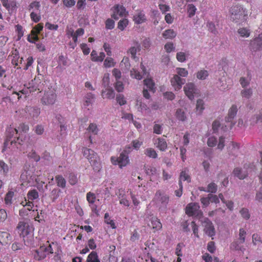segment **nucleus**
Masks as SVG:
<instances>
[{"label": "nucleus", "mask_w": 262, "mask_h": 262, "mask_svg": "<svg viewBox=\"0 0 262 262\" xmlns=\"http://www.w3.org/2000/svg\"><path fill=\"white\" fill-rule=\"evenodd\" d=\"M251 78V73L249 71H247L246 76L240 78L239 82L243 88H246L250 85Z\"/></svg>", "instance_id": "nucleus-18"}, {"label": "nucleus", "mask_w": 262, "mask_h": 262, "mask_svg": "<svg viewBox=\"0 0 262 262\" xmlns=\"http://www.w3.org/2000/svg\"><path fill=\"white\" fill-rule=\"evenodd\" d=\"M94 98V96L93 94L90 93H88L85 96V101L84 103V105L85 106H88L90 104L93 103V99Z\"/></svg>", "instance_id": "nucleus-46"}, {"label": "nucleus", "mask_w": 262, "mask_h": 262, "mask_svg": "<svg viewBox=\"0 0 262 262\" xmlns=\"http://www.w3.org/2000/svg\"><path fill=\"white\" fill-rule=\"evenodd\" d=\"M20 235L23 237L25 244L31 246L34 241V228L32 225L27 222H20L17 227Z\"/></svg>", "instance_id": "nucleus-2"}, {"label": "nucleus", "mask_w": 262, "mask_h": 262, "mask_svg": "<svg viewBox=\"0 0 262 262\" xmlns=\"http://www.w3.org/2000/svg\"><path fill=\"white\" fill-rule=\"evenodd\" d=\"M125 9L122 6H117L115 9L114 14L113 17L115 19H118V18L116 17L117 15H118L120 16H123L125 15Z\"/></svg>", "instance_id": "nucleus-31"}, {"label": "nucleus", "mask_w": 262, "mask_h": 262, "mask_svg": "<svg viewBox=\"0 0 262 262\" xmlns=\"http://www.w3.org/2000/svg\"><path fill=\"white\" fill-rule=\"evenodd\" d=\"M204 108L205 107L204 101L202 99L198 100L196 104V112L199 114H201L203 111L204 110Z\"/></svg>", "instance_id": "nucleus-51"}, {"label": "nucleus", "mask_w": 262, "mask_h": 262, "mask_svg": "<svg viewBox=\"0 0 262 262\" xmlns=\"http://www.w3.org/2000/svg\"><path fill=\"white\" fill-rule=\"evenodd\" d=\"M237 33L242 37H248L250 35L251 31L248 28L243 27L238 29Z\"/></svg>", "instance_id": "nucleus-33"}, {"label": "nucleus", "mask_w": 262, "mask_h": 262, "mask_svg": "<svg viewBox=\"0 0 262 262\" xmlns=\"http://www.w3.org/2000/svg\"><path fill=\"white\" fill-rule=\"evenodd\" d=\"M56 100V94L53 89H48L45 92L44 95L41 99L42 104L46 105H53Z\"/></svg>", "instance_id": "nucleus-7"}, {"label": "nucleus", "mask_w": 262, "mask_h": 262, "mask_svg": "<svg viewBox=\"0 0 262 262\" xmlns=\"http://www.w3.org/2000/svg\"><path fill=\"white\" fill-rule=\"evenodd\" d=\"M169 201V195L165 191L161 190H158L156 191L154 201L161 212H166Z\"/></svg>", "instance_id": "nucleus-4"}, {"label": "nucleus", "mask_w": 262, "mask_h": 262, "mask_svg": "<svg viewBox=\"0 0 262 262\" xmlns=\"http://www.w3.org/2000/svg\"><path fill=\"white\" fill-rule=\"evenodd\" d=\"M102 96L104 98L113 99L115 97V93L112 88H107L102 92Z\"/></svg>", "instance_id": "nucleus-21"}, {"label": "nucleus", "mask_w": 262, "mask_h": 262, "mask_svg": "<svg viewBox=\"0 0 262 262\" xmlns=\"http://www.w3.org/2000/svg\"><path fill=\"white\" fill-rule=\"evenodd\" d=\"M78 182L77 176L74 173H70L69 177V182L72 185L76 184Z\"/></svg>", "instance_id": "nucleus-64"}, {"label": "nucleus", "mask_w": 262, "mask_h": 262, "mask_svg": "<svg viewBox=\"0 0 262 262\" xmlns=\"http://www.w3.org/2000/svg\"><path fill=\"white\" fill-rule=\"evenodd\" d=\"M134 20L136 24H140L146 20V17L144 13L141 11L137 12L134 16Z\"/></svg>", "instance_id": "nucleus-24"}, {"label": "nucleus", "mask_w": 262, "mask_h": 262, "mask_svg": "<svg viewBox=\"0 0 262 262\" xmlns=\"http://www.w3.org/2000/svg\"><path fill=\"white\" fill-rule=\"evenodd\" d=\"M164 49L167 53H169L174 51L175 47L172 42H168L164 45Z\"/></svg>", "instance_id": "nucleus-55"}, {"label": "nucleus", "mask_w": 262, "mask_h": 262, "mask_svg": "<svg viewBox=\"0 0 262 262\" xmlns=\"http://www.w3.org/2000/svg\"><path fill=\"white\" fill-rule=\"evenodd\" d=\"M116 64L114 59L112 57H107L104 61L103 66L106 68L114 67Z\"/></svg>", "instance_id": "nucleus-42"}, {"label": "nucleus", "mask_w": 262, "mask_h": 262, "mask_svg": "<svg viewBox=\"0 0 262 262\" xmlns=\"http://www.w3.org/2000/svg\"><path fill=\"white\" fill-rule=\"evenodd\" d=\"M196 76L199 79L205 80L208 76V72L206 70H200L196 73Z\"/></svg>", "instance_id": "nucleus-50"}, {"label": "nucleus", "mask_w": 262, "mask_h": 262, "mask_svg": "<svg viewBox=\"0 0 262 262\" xmlns=\"http://www.w3.org/2000/svg\"><path fill=\"white\" fill-rule=\"evenodd\" d=\"M249 172V167L248 165H245L243 168L235 167L233 172V175L240 180H244L248 176Z\"/></svg>", "instance_id": "nucleus-14"}, {"label": "nucleus", "mask_w": 262, "mask_h": 262, "mask_svg": "<svg viewBox=\"0 0 262 262\" xmlns=\"http://www.w3.org/2000/svg\"><path fill=\"white\" fill-rule=\"evenodd\" d=\"M46 249L45 246H40L39 249L35 251L34 258L37 260L44 259L47 256Z\"/></svg>", "instance_id": "nucleus-17"}, {"label": "nucleus", "mask_w": 262, "mask_h": 262, "mask_svg": "<svg viewBox=\"0 0 262 262\" xmlns=\"http://www.w3.org/2000/svg\"><path fill=\"white\" fill-rule=\"evenodd\" d=\"M217 139L214 137H210L208 139L207 145L208 146L212 147L217 145Z\"/></svg>", "instance_id": "nucleus-62"}, {"label": "nucleus", "mask_w": 262, "mask_h": 262, "mask_svg": "<svg viewBox=\"0 0 262 262\" xmlns=\"http://www.w3.org/2000/svg\"><path fill=\"white\" fill-rule=\"evenodd\" d=\"M86 261L87 262H100L97 253L95 251H92L88 255Z\"/></svg>", "instance_id": "nucleus-41"}, {"label": "nucleus", "mask_w": 262, "mask_h": 262, "mask_svg": "<svg viewBox=\"0 0 262 262\" xmlns=\"http://www.w3.org/2000/svg\"><path fill=\"white\" fill-rule=\"evenodd\" d=\"M237 111L238 108L237 105L235 104L232 105L228 111L227 116L225 118L226 122L230 123V128H232L235 124L233 120L236 116Z\"/></svg>", "instance_id": "nucleus-15"}, {"label": "nucleus", "mask_w": 262, "mask_h": 262, "mask_svg": "<svg viewBox=\"0 0 262 262\" xmlns=\"http://www.w3.org/2000/svg\"><path fill=\"white\" fill-rule=\"evenodd\" d=\"M163 130L162 125L155 123L153 126V132L156 134H161Z\"/></svg>", "instance_id": "nucleus-58"}, {"label": "nucleus", "mask_w": 262, "mask_h": 262, "mask_svg": "<svg viewBox=\"0 0 262 262\" xmlns=\"http://www.w3.org/2000/svg\"><path fill=\"white\" fill-rule=\"evenodd\" d=\"M87 130L88 132L94 135H97L99 129L97 126V125L95 123H91Z\"/></svg>", "instance_id": "nucleus-44"}, {"label": "nucleus", "mask_w": 262, "mask_h": 262, "mask_svg": "<svg viewBox=\"0 0 262 262\" xmlns=\"http://www.w3.org/2000/svg\"><path fill=\"white\" fill-rule=\"evenodd\" d=\"M28 201H33L38 198V193L36 190L33 189L28 192L27 194Z\"/></svg>", "instance_id": "nucleus-47"}, {"label": "nucleus", "mask_w": 262, "mask_h": 262, "mask_svg": "<svg viewBox=\"0 0 262 262\" xmlns=\"http://www.w3.org/2000/svg\"><path fill=\"white\" fill-rule=\"evenodd\" d=\"M128 20L127 19H123L120 20L118 24V28L121 30H123L128 25Z\"/></svg>", "instance_id": "nucleus-60"}, {"label": "nucleus", "mask_w": 262, "mask_h": 262, "mask_svg": "<svg viewBox=\"0 0 262 262\" xmlns=\"http://www.w3.org/2000/svg\"><path fill=\"white\" fill-rule=\"evenodd\" d=\"M249 48L252 52L262 50V33L250 40Z\"/></svg>", "instance_id": "nucleus-12"}, {"label": "nucleus", "mask_w": 262, "mask_h": 262, "mask_svg": "<svg viewBox=\"0 0 262 262\" xmlns=\"http://www.w3.org/2000/svg\"><path fill=\"white\" fill-rule=\"evenodd\" d=\"M230 18L235 23L245 21L248 18V11L242 5H233L230 9Z\"/></svg>", "instance_id": "nucleus-3"}, {"label": "nucleus", "mask_w": 262, "mask_h": 262, "mask_svg": "<svg viewBox=\"0 0 262 262\" xmlns=\"http://www.w3.org/2000/svg\"><path fill=\"white\" fill-rule=\"evenodd\" d=\"M115 252H110L109 254L105 255L102 259V262H117V258L114 254Z\"/></svg>", "instance_id": "nucleus-28"}, {"label": "nucleus", "mask_w": 262, "mask_h": 262, "mask_svg": "<svg viewBox=\"0 0 262 262\" xmlns=\"http://www.w3.org/2000/svg\"><path fill=\"white\" fill-rule=\"evenodd\" d=\"M200 206L197 203H191L186 207V213L189 216H195L199 220L203 217V212L200 210Z\"/></svg>", "instance_id": "nucleus-8"}, {"label": "nucleus", "mask_w": 262, "mask_h": 262, "mask_svg": "<svg viewBox=\"0 0 262 262\" xmlns=\"http://www.w3.org/2000/svg\"><path fill=\"white\" fill-rule=\"evenodd\" d=\"M144 154L149 158L156 159L158 157L156 151L152 148H147L144 151Z\"/></svg>", "instance_id": "nucleus-35"}, {"label": "nucleus", "mask_w": 262, "mask_h": 262, "mask_svg": "<svg viewBox=\"0 0 262 262\" xmlns=\"http://www.w3.org/2000/svg\"><path fill=\"white\" fill-rule=\"evenodd\" d=\"M111 160L113 164L118 165L121 168L126 166L129 163L128 157L125 152L121 153L119 157H111Z\"/></svg>", "instance_id": "nucleus-11"}, {"label": "nucleus", "mask_w": 262, "mask_h": 262, "mask_svg": "<svg viewBox=\"0 0 262 262\" xmlns=\"http://www.w3.org/2000/svg\"><path fill=\"white\" fill-rule=\"evenodd\" d=\"M239 148V145L237 143L231 141L227 147L228 154L236 156L238 153Z\"/></svg>", "instance_id": "nucleus-19"}, {"label": "nucleus", "mask_w": 262, "mask_h": 262, "mask_svg": "<svg viewBox=\"0 0 262 262\" xmlns=\"http://www.w3.org/2000/svg\"><path fill=\"white\" fill-rule=\"evenodd\" d=\"M186 82L185 78L179 77L175 74L170 79L171 85L175 91H179L182 88L183 84Z\"/></svg>", "instance_id": "nucleus-16"}, {"label": "nucleus", "mask_w": 262, "mask_h": 262, "mask_svg": "<svg viewBox=\"0 0 262 262\" xmlns=\"http://www.w3.org/2000/svg\"><path fill=\"white\" fill-rule=\"evenodd\" d=\"M26 111L32 118H36L40 114V109L36 107L27 106Z\"/></svg>", "instance_id": "nucleus-22"}, {"label": "nucleus", "mask_w": 262, "mask_h": 262, "mask_svg": "<svg viewBox=\"0 0 262 262\" xmlns=\"http://www.w3.org/2000/svg\"><path fill=\"white\" fill-rule=\"evenodd\" d=\"M11 237L7 232H0V243L3 245H5L10 242Z\"/></svg>", "instance_id": "nucleus-23"}, {"label": "nucleus", "mask_w": 262, "mask_h": 262, "mask_svg": "<svg viewBox=\"0 0 262 262\" xmlns=\"http://www.w3.org/2000/svg\"><path fill=\"white\" fill-rule=\"evenodd\" d=\"M202 226L204 227V231L209 236L212 237L215 234L214 226L208 218L202 217L200 220Z\"/></svg>", "instance_id": "nucleus-10"}, {"label": "nucleus", "mask_w": 262, "mask_h": 262, "mask_svg": "<svg viewBox=\"0 0 262 262\" xmlns=\"http://www.w3.org/2000/svg\"><path fill=\"white\" fill-rule=\"evenodd\" d=\"M244 243H241L239 242V239H237L234 242H233L230 245V248L232 250H238L244 251L245 250V248L242 244Z\"/></svg>", "instance_id": "nucleus-29"}, {"label": "nucleus", "mask_w": 262, "mask_h": 262, "mask_svg": "<svg viewBox=\"0 0 262 262\" xmlns=\"http://www.w3.org/2000/svg\"><path fill=\"white\" fill-rule=\"evenodd\" d=\"M28 157L34 160L36 162H38L40 159V156L36 152L35 150L32 149L29 152Z\"/></svg>", "instance_id": "nucleus-54"}, {"label": "nucleus", "mask_w": 262, "mask_h": 262, "mask_svg": "<svg viewBox=\"0 0 262 262\" xmlns=\"http://www.w3.org/2000/svg\"><path fill=\"white\" fill-rule=\"evenodd\" d=\"M187 13L189 17L193 16L196 12V8L193 4H188L187 6Z\"/></svg>", "instance_id": "nucleus-45"}, {"label": "nucleus", "mask_w": 262, "mask_h": 262, "mask_svg": "<svg viewBox=\"0 0 262 262\" xmlns=\"http://www.w3.org/2000/svg\"><path fill=\"white\" fill-rule=\"evenodd\" d=\"M57 185L58 187L64 188L66 187V181L61 175H57L55 177Z\"/></svg>", "instance_id": "nucleus-37"}, {"label": "nucleus", "mask_w": 262, "mask_h": 262, "mask_svg": "<svg viewBox=\"0 0 262 262\" xmlns=\"http://www.w3.org/2000/svg\"><path fill=\"white\" fill-rule=\"evenodd\" d=\"M176 74H175V75L183 78L187 77L188 75V71L186 69L183 68H177L176 69Z\"/></svg>", "instance_id": "nucleus-34"}, {"label": "nucleus", "mask_w": 262, "mask_h": 262, "mask_svg": "<svg viewBox=\"0 0 262 262\" xmlns=\"http://www.w3.org/2000/svg\"><path fill=\"white\" fill-rule=\"evenodd\" d=\"M217 190V185L214 182L209 183L207 187L206 192L211 193H215Z\"/></svg>", "instance_id": "nucleus-43"}, {"label": "nucleus", "mask_w": 262, "mask_h": 262, "mask_svg": "<svg viewBox=\"0 0 262 262\" xmlns=\"http://www.w3.org/2000/svg\"><path fill=\"white\" fill-rule=\"evenodd\" d=\"M23 184L25 186H31L35 181L38 183L36 176L33 174V171L29 169H24L20 177Z\"/></svg>", "instance_id": "nucleus-6"}, {"label": "nucleus", "mask_w": 262, "mask_h": 262, "mask_svg": "<svg viewBox=\"0 0 262 262\" xmlns=\"http://www.w3.org/2000/svg\"><path fill=\"white\" fill-rule=\"evenodd\" d=\"M247 233L243 228H240L239 230L238 238L239 242L241 243H244L245 242V238Z\"/></svg>", "instance_id": "nucleus-53"}, {"label": "nucleus", "mask_w": 262, "mask_h": 262, "mask_svg": "<svg viewBox=\"0 0 262 262\" xmlns=\"http://www.w3.org/2000/svg\"><path fill=\"white\" fill-rule=\"evenodd\" d=\"M182 181H186L188 183L190 182V177L188 174V170H184L180 173L179 182H182Z\"/></svg>", "instance_id": "nucleus-38"}, {"label": "nucleus", "mask_w": 262, "mask_h": 262, "mask_svg": "<svg viewBox=\"0 0 262 262\" xmlns=\"http://www.w3.org/2000/svg\"><path fill=\"white\" fill-rule=\"evenodd\" d=\"M154 144L161 151H165L167 149V145L164 139L158 138L155 140Z\"/></svg>", "instance_id": "nucleus-20"}, {"label": "nucleus", "mask_w": 262, "mask_h": 262, "mask_svg": "<svg viewBox=\"0 0 262 262\" xmlns=\"http://www.w3.org/2000/svg\"><path fill=\"white\" fill-rule=\"evenodd\" d=\"M130 75L133 78L138 80H141L143 76L136 69L133 68L130 71Z\"/></svg>", "instance_id": "nucleus-48"}, {"label": "nucleus", "mask_w": 262, "mask_h": 262, "mask_svg": "<svg viewBox=\"0 0 262 262\" xmlns=\"http://www.w3.org/2000/svg\"><path fill=\"white\" fill-rule=\"evenodd\" d=\"M115 90L118 92H122L124 90V84L123 82L120 80H117L114 84Z\"/></svg>", "instance_id": "nucleus-52"}, {"label": "nucleus", "mask_w": 262, "mask_h": 262, "mask_svg": "<svg viewBox=\"0 0 262 262\" xmlns=\"http://www.w3.org/2000/svg\"><path fill=\"white\" fill-rule=\"evenodd\" d=\"M39 81V79H38V78L35 77L34 80H32L31 82L29 83V86L28 88L19 91V92H13L12 94L17 95V99L19 100L21 97V94L27 95L29 93L34 92L36 90H39L38 84L37 85H35V83L38 82Z\"/></svg>", "instance_id": "nucleus-9"}, {"label": "nucleus", "mask_w": 262, "mask_h": 262, "mask_svg": "<svg viewBox=\"0 0 262 262\" xmlns=\"http://www.w3.org/2000/svg\"><path fill=\"white\" fill-rule=\"evenodd\" d=\"M110 84V74L106 73L104 74L102 79V84L104 87L107 88Z\"/></svg>", "instance_id": "nucleus-59"}, {"label": "nucleus", "mask_w": 262, "mask_h": 262, "mask_svg": "<svg viewBox=\"0 0 262 262\" xmlns=\"http://www.w3.org/2000/svg\"><path fill=\"white\" fill-rule=\"evenodd\" d=\"M151 225L152 229L156 230H160L162 229V225L160 220L156 217H152L151 220Z\"/></svg>", "instance_id": "nucleus-27"}, {"label": "nucleus", "mask_w": 262, "mask_h": 262, "mask_svg": "<svg viewBox=\"0 0 262 262\" xmlns=\"http://www.w3.org/2000/svg\"><path fill=\"white\" fill-rule=\"evenodd\" d=\"M18 132V129L11 126L7 129V139L4 143L3 151L6 150L7 148H9L11 150H15V149L20 148L23 141L16 136Z\"/></svg>", "instance_id": "nucleus-1"}, {"label": "nucleus", "mask_w": 262, "mask_h": 262, "mask_svg": "<svg viewBox=\"0 0 262 262\" xmlns=\"http://www.w3.org/2000/svg\"><path fill=\"white\" fill-rule=\"evenodd\" d=\"M61 190L58 188L53 189L51 192L50 197L53 202L55 201L59 196Z\"/></svg>", "instance_id": "nucleus-49"}, {"label": "nucleus", "mask_w": 262, "mask_h": 262, "mask_svg": "<svg viewBox=\"0 0 262 262\" xmlns=\"http://www.w3.org/2000/svg\"><path fill=\"white\" fill-rule=\"evenodd\" d=\"M253 95V90L251 88H244L241 91V95L243 98L249 99Z\"/></svg>", "instance_id": "nucleus-32"}, {"label": "nucleus", "mask_w": 262, "mask_h": 262, "mask_svg": "<svg viewBox=\"0 0 262 262\" xmlns=\"http://www.w3.org/2000/svg\"><path fill=\"white\" fill-rule=\"evenodd\" d=\"M9 170V166L4 161L0 160V173L6 176Z\"/></svg>", "instance_id": "nucleus-36"}, {"label": "nucleus", "mask_w": 262, "mask_h": 262, "mask_svg": "<svg viewBox=\"0 0 262 262\" xmlns=\"http://www.w3.org/2000/svg\"><path fill=\"white\" fill-rule=\"evenodd\" d=\"M176 58L179 62H184L186 60V55L183 52H178L176 55Z\"/></svg>", "instance_id": "nucleus-56"}, {"label": "nucleus", "mask_w": 262, "mask_h": 262, "mask_svg": "<svg viewBox=\"0 0 262 262\" xmlns=\"http://www.w3.org/2000/svg\"><path fill=\"white\" fill-rule=\"evenodd\" d=\"M177 32L173 29H167L162 33V36L166 39H172L177 36Z\"/></svg>", "instance_id": "nucleus-25"}, {"label": "nucleus", "mask_w": 262, "mask_h": 262, "mask_svg": "<svg viewBox=\"0 0 262 262\" xmlns=\"http://www.w3.org/2000/svg\"><path fill=\"white\" fill-rule=\"evenodd\" d=\"M225 139L223 136L219 138V141L217 142V149L222 150L225 146Z\"/></svg>", "instance_id": "nucleus-61"}, {"label": "nucleus", "mask_w": 262, "mask_h": 262, "mask_svg": "<svg viewBox=\"0 0 262 262\" xmlns=\"http://www.w3.org/2000/svg\"><path fill=\"white\" fill-rule=\"evenodd\" d=\"M83 156L89 160V162L95 170L100 169V159L97 154L91 149L83 148Z\"/></svg>", "instance_id": "nucleus-5"}, {"label": "nucleus", "mask_w": 262, "mask_h": 262, "mask_svg": "<svg viewBox=\"0 0 262 262\" xmlns=\"http://www.w3.org/2000/svg\"><path fill=\"white\" fill-rule=\"evenodd\" d=\"M183 89L185 95L190 100L193 99L194 96L199 94L198 89L194 84L192 82L187 83Z\"/></svg>", "instance_id": "nucleus-13"}, {"label": "nucleus", "mask_w": 262, "mask_h": 262, "mask_svg": "<svg viewBox=\"0 0 262 262\" xmlns=\"http://www.w3.org/2000/svg\"><path fill=\"white\" fill-rule=\"evenodd\" d=\"M104 219H105V222L106 224L110 225L111 227L113 229H115L116 228L114 222L110 219L108 213H106L105 214Z\"/></svg>", "instance_id": "nucleus-57"}, {"label": "nucleus", "mask_w": 262, "mask_h": 262, "mask_svg": "<svg viewBox=\"0 0 262 262\" xmlns=\"http://www.w3.org/2000/svg\"><path fill=\"white\" fill-rule=\"evenodd\" d=\"M140 50V45L138 42H136L134 47H132L128 50V52L131 54L132 58H135L136 55L137 51Z\"/></svg>", "instance_id": "nucleus-39"}, {"label": "nucleus", "mask_w": 262, "mask_h": 262, "mask_svg": "<svg viewBox=\"0 0 262 262\" xmlns=\"http://www.w3.org/2000/svg\"><path fill=\"white\" fill-rule=\"evenodd\" d=\"M133 147L136 150H138L143 144L142 140H134L132 142Z\"/></svg>", "instance_id": "nucleus-63"}, {"label": "nucleus", "mask_w": 262, "mask_h": 262, "mask_svg": "<svg viewBox=\"0 0 262 262\" xmlns=\"http://www.w3.org/2000/svg\"><path fill=\"white\" fill-rule=\"evenodd\" d=\"M40 5L38 2H32L29 6V10L31 12H39Z\"/></svg>", "instance_id": "nucleus-40"}, {"label": "nucleus", "mask_w": 262, "mask_h": 262, "mask_svg": "<svg viewBox=\"0 0 262 262\" xmlns=\"http://www.w3.org/2000/svg\"><path fill=\"white\" fill-rule=\"evenodd\" d=\"M175 116L176 118L180 121L184 122L187 119L186 113L182 108L177 109L175 113Z\"/></svg>", "instance_id": "nucleus-26"}, {"label": "nucleus", "mask_w": 262, "mask_h": 262, "mask_svg": "<svg viewBox=\"0 0 262 262\" xmlns=\"http://www.w3.org/2000/svg\"><path fill=\"white\" fill-rule=\"evenodd\" d=\"M144 84L146 86L149 91L154 92L155 91V83L151 78H147L144 80Z\"/></svg>", "instance_id": "nucleus-30"}]
</instances>
